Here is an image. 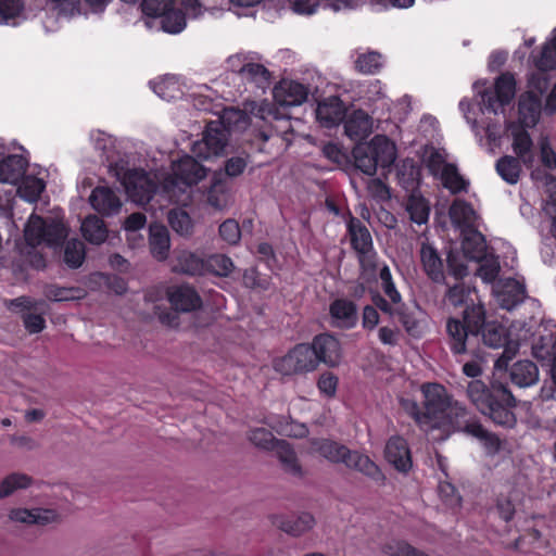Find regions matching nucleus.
I'll list each match as a JSON object with an SVG mask.
<instances>
[{
    "label": "nucleus",
    "instance_id": "nucleus-6",
    "mask_svg": "<svg viewBox=\"0 0 556 556\" xmlns=\"http://www.w3.org/2000/svg\"><path fill=\"white\" fill-rule=\"evenodd\" d=\"M355 166L368 176H374L378 167L386 169L396 160V146L387 136L377 135L369 142L353 149Z\"/></svg>",
    "mask_w": 556,
    "mask_h": 556
},
{
    "label": "nucleus",
    "instance_id": "nucleus-31",
    "mask_svg": "<svg viewBox=\"0 0 556 556\" xmlns=\"http://www.w3.org/2000/svg\"><path fill=\"white\" fill-rule=\"evenodd\" d=\"M420 258L424 270L435 282L444 279L443 264L434 248L428 243H422L420 249Z\"/></svg>",
    "mask_w": 556,
    "mask_h": 556
},
{
    "label": "nucleus",
    "instance_id": "nucleus-23",
    "mask_svg": "<svg viewBox=\"0 0 556 556\" xmlns=\"http://www.w3.org/2000/svg\"><path fill=\"white\" fill-rule=\"evenodd\" d=\"M450 218L452 224L459 228L462 233L476 229L478 225V215L472 206L464 200L456 199L450 207Z\"/></svg>",
    "mask_w": 556,
    "mask_h": 556
},
{
    "label": "nucleus",
    "instance_id": "nucleus-12",
    "mask_svg": "<svg viewBox=\"0 0 556 556\" xmlns=\"http://www.w3.org/2000/svg\"><path fill=\"white\" fill-rule=\"evenodd\" d=\"M274 369L286 376L314 371L317 368V358L309 344H296L283 356L273 362Z\"/></svg>",
    "mask_w": 556,
    "mask_h": 556
},
{
    "label": "nucleus",
    "instance_id": "nucleus-9",
    "mask_svg": "<svg viewBox=\"0 0 556 556\" xmlns=\"http://www.w3.org/2000/svg\"><path fill=\"white\" fill-rule=\"evenodd\" d=\"M485 318L482 305L466 307L464 320L450 318L446 323V332L450 339V346L453 353L463 354L466 352V341L469 334H477Z\"/></svg>",
    "mask_w": 556,
    "mask_h": 556
},
{
    "label": "nucleus",
    "instance_id": "nucleus-7",
    "mask_svg": "<svg viewBox=\"0 0 556 556\" xmlns=\"http://www.w3.org/2000/svg\"><path fill=\"white\" fill-rule=\"evenodd\" d=\"M425 164L451 193L467 191L469 182L459 174L456 162L445 149L427 150Z\"/></svg>",
    "mask_w": 556,
    "mask_h": 556
},
{
    "label": "nucleus",
    "instance_id": "nucleus-38",
    "mask_svg": "<svg viewBox=\"0 0 556 556\" xmlns=\"http://www.w3.org/2000/svg\"><path fill=\"white\" fill-rule=\"evenodd\" d=\"M521 163L515 156L505 155L496 162V170L506 182L515 185L520 178Z\"/></svg>",
    "mask_w": 556,
    "mask_h": 556
},
{
    "label": "nucleus",
    "instance_id": "nucleus-8",
    "mask_svg": "<svg viewBox=\"0 0 556 556\" xmlns=\"http://www.w3.org/2000/svg\"><path fill=\"white\" fill-rule=\"evenodd\" d=\"M484 83L473 84V90L480 100V111L491 112L495 115L504 111V106L509 104L516 94V80L509 73L498 76L492 88L482 89Z\"/></svg>",
    "mask_w": 556,
    "mask_h": 556
},
{
    "label": "nucleus",
    "instance_id": "nucleus-25",
    "mask_svg": "<svg viewBox=\"0 0 556 556\" xmlns=\"http://www.w3.org/2000/svg\"><path fill=\"white\" fill-rule=\"evenodd\" d=\"M329 311L334 326L350 329L356 325L357 308L353 302L344 299L336 300L331 303Z\"/></svg>",
    "mask_w": 556,
    "mask_h": 556
},
{
    "label": "nucleus",
    "instance_id": "nucleus-60",
    "mask_svg": "<svg viewBox=\"0 0 556 556\" xmlns=\"http://www.w3.org/2000/svg\"><path fill=\"white\" fill-rule=\"evenodd\" d=\"M339 379L331 372L320 375L317 387L319 392L326 397H333L337 393Z\"/></svg>",
    "mask_w": 556,
    "mask_h": 556
},
{
    "label": "nucleus",
    "instance_id": "nucleus-24",
    "mask_svg": "<svg viewBox=\"0 0 556 556\" xmlns=\"http://www.w3.org/2000/svg\"><path fill=\"white\" fill-rule=\"evenodd\" d=\"M9 518L13 522L25 525H48L58 520L59 515L53 509L43 508H14L9 513Z\"/></svg>",
    "mask_w": 556,
    "mask_h": 556
},
{
    "label": "nucleus",
    "instance_id": "nucleus-62",
    "mask_svg": "<svg viewBox=\"0 0 556 556\" xmlns=\"http://www.w3.org/2000/svg\"><path fill=\"white\" fill-rule=\"evenodd\" d=\"M367 192L378 202H383L390 199V190L380 179L368 180Z\"/></svg>",
    "mask_w": 556,
    "mask_h": 556
},
{
    "label": "nucleus",
    "instance_id": "nucleus-54",
    "mask_svg": "<svg viewBox=\"0 0 556 556\" xmlns=\"http://www.w3.org/2000/svg\"><path fill=\"white\" fill-rule=\"evenodd\" d=\"M147 223V218L144 214L142 213H134L129 215L125 223H124V229L128 233V241L132 242V247L140 245L143 241L142 237H140L138 242L136 241L137 238V231L142 229Z\"/></svg>",
    "mask_w": 556,
    "mask_h": 556
},
{
    "label": "nucleus",
    "instance_id": "nucleus-34",
    "mask_svg": "<svg viewBox=\"0 0 556 556\" xmlns=\"http://www.w3.org/2000/svg\"><path fill=\"white\" fill-rule=\"evenodd\" d=\"M81 233L84 238L92 244H102L109 235L104 222L96 216L89 215L81 223Z\"/></svg>",
    "mask_w": 556,
    "mask_h": 556
},
{
    "label": "nucleus",
    "instance_id": "nucleus-22",
    "mask_svg": "<svg viewBox=\"0 0 556 556\" xmlns=\"http://www.w3.org/2000/svg\"><path fill=\"white\" fill-rule=\"evenodd\" d=\"M346 115V108L338 97H329L317 104L316 118L324 127L339 125Z\"/></svg>",
    "mask_w": 556,
    "mask_h": 556
},
{
    "label": "nucleus",
    "instance_id": "nucleus-45",
    "mask_svg": "<svg viewBox=\"0 0 556 556\" xmlns=\"http://www.w3.org/2000/svg\"><path fill=\"white\" fill-rule=\"evenodd\" d=\"M45 295L50 301L67 302L77 301L86 296V292L79 288H62L58 286H48Z\"/></svg>",
    "mask_w": 556,
    "mask_h": 556
},
{
    "label": "nucleus",
    "instance_id": "nucleus-26",
    "mask_svg": "<svg viewBox=\"0 0 556 556\" xmlns=\"http://www.w3.org/2000/svg\"><path fill=\"white\" fill-rule=\"evenodd\" d=\"M168 300L173 307L181 312H191L201 306V299L189 286L174 287L168 291Z\"/></svg>",
    "mask_w": 556,
    "mask_h": 556
},
{
    "label": "nucleus",
    "instance_id": "nucleus-42",
    "mask_svg": "<svg viewBox=\"0 0 556 556\" xmlns=\"http://www.w3.org/2000/svg\"><path fill=\"white\" fill-rule=\"evenodd\" d=\"M160 24L163 31L174 35L181 33L187 26L184 12L179 9H176L174 4L161 17Z\"/></svg>",
    "mask_w": 556,
    "mask_h": 556
},
{
    "label": "nucleus",
    "instance_id": "nucleus-39",
    "mask_svg": "<svg viewBox=\"0 0 556 556\" xmlns=\"http://www.w3.org/2000/svg\"><path fill=\"white\" fill-rule=\"evenodd\" d=\"M281 462L285 470L294 476H301V466L298 463L293 450L286 441H278L273 450Z\"/></svg>",
    "mask_w": 556,
    "mask_h": 556
},
{
    "label": "nucleus",
    "instance_id": "nucleus-28",
    "mask_svg": "<svg viewBox=\"0 0 556 556\" xmlns=\"http://www.w3.org/2000/svg\"><path fill=\"white\" fill-rule=\"evenodd\" d=\"M26 160L16 154H8L0 163V182L16 185L26 170Z\"/></svg>",
    "mask_w": 556,
    "mask_h": 556
},
{
    "label": "nucleus",
    "instance_id": "nucleus-11",
    "mask_svg": "<svg viewBox=\"0 0 556 556\" xmlns=\"http://www.w3.org/2000/svg\"><path fill=\"white\" fill-rule=\"evenodd\" d=\"M67 236V228L62 220H45L36 214H31L24 228V237L27 244L37 247L46 244L58 247Z\"/></svg>",
    "mask_w": 556,
    "mask_h": 556
},
{
    "label": "nucleus",
    "instance_id": "nucleus-37",
    "mask_svg": "<svg viewBox=\"0 0 556 556\" xmlns=\"http://www.w3.org/2000/svg\"><path fill=\"white\" fill-rule=\"evenodd\" d=\"M344 465L351 469H355L372 479L382 478L379 467L367 456L358 452L350 451Z\"/></svg>",
    "mask_w": 556,
    "mask_h": 556
},
{
    "label": "nucleus",
    "instance_id": "nucleus-56",
    "mask_svg": "<svg viewBox=\"0 0 556 556\" xmlns=\"http://www.w3.org/2000/svg\"><path fill=\"white\" fill-rule=\"evenodd\" d=\"M479 266L477 275L486 283H493L500 271V263L493 256H484Z\"/></svg>",
    "mask_w": 556,
    "mask_h": 556
},
{
    "label": "nucleus",
    "instance_id": "nucleus-44",
    "mask_svg": "<svg viewBox=\"0 0 556 556\" xmlns=\"http://www.w3.org/2000/svg\"><path fill=\"white\" fill-rule=\"evenodd\" d=\"M473 289L464 282L456 283L455 286L448 288L445 298L447 302L457 307L462 305L472 306L476 305L472 299Z\"/></svg>",
    "mask_w": 556,
    "mask_h": 556
},
{
    "label": "nucleus",
    "instance_id": "nucleus-57",
    "mask_svg": "<svg viewBox=\"0 0 556 556\" xmlns=\"http://www.w3.org/2000/svg\"><path fill=\"white\" fill-rule=\"evenodd\" d=\"M383 552L389 556H429L403 541H392L388 543Z\"/></svg>",
    "mask_w": 556,
    "mask_h": 556
},
{
    "label": "nucleus",
    "instance_id": "nucleus-36",
    "mask_svg": "<svg viewBox=\"0 0 556 556\" xmlns=\"http://www.w3.org/2000/svg\"><path fill=\"white\" fill-rule=\"evenodd\" d=\"M153 91L166 101H173L184 96V88L178 77L165 76L152 83Z\"/></svg>",
    "mask_w": 556,
    "mask_h": 556
},
{
    "label": "nucleus",
    "instance_id": "nucleus-35",
    "mask_svg": "<svg viewBox=\"0 0 556 556\" xmlns=\"http://www.w3.org/2000/svg\"><path fill=\"white\" fill-rule=\"evenodd\" d=\"M313 450L332 463H345L350 450L338 442L321 439L313 442Z\"/></svg>",
    "mask_w": 556,
    "mask_h": 556
},
{
    "label": "nucleus",
    "instance_id": "nucleus-15",
    "mask_svg": "<svg viewBox=\"0 0 556 556\" xmlns=\"http://www.w3.org/2000/svg\"><path fill=\"white\" fill-rule=\"evenodd\" d=\"M480 330L482 331L483 342L493 349L504 348L503 357L511 359L518 349L519 341L510 338V332L507 327L496 321L482 324Z\"/></svg>",
    "mask_w": 556,
    "mask_h": 556
},
{
    "label": "nucleus",
    "instance_id": "nucleus-53",
    "mask_svg": "<svg viewBox=\"0 0 556 556\" xmlns=\"http://www.w3.org/2000/svg\"><path fill=\"white\" fill-rule=\"evenodd\" d=\"M168 222L172 228L179 235L188 236L191 233L193 223L191 217L181 210H173L168 214Z\"/></svg>",
    "mask_w": 556,
    "mask_h": 556
},
{
    "label": "nucleus",
    "instance_id": "nucleus-55",
    "mask_svg": "<svg viewBox=\"0 0 556 556\" xmlns=\"http://www.w3.org/2000/svg\"><path fill=\"white\" fill-rule=\"evenodd\" d=\"M535 67L544 74L556 67V38L544 46L541 56L535 61Z\"/></svg>",
    "mask_w": 556,
    "mask_h": 556
},
{
    "label": "nucleus",
    "instance_id": "nucleus-17",
    "mask_svg": "<svg viewBox=\"0 0 556 556\" xmlns=\"http://www.w3.org/2000/svg\"><path fill=\"white\" fill-rule=\"evenodd\" d=\"M308 88L295 80L282 79L273 89V98L281 108L302 105L308 98Z\"/></svg>",
    "mask_w": 556,
    "mask_h": 556
},
{
    "label": "nucleus",
    "instance_id": "nucleus-3",
    "mask_svg": "<svg viewBox=\"0 0 556 556\" xmlns=\"http://www.w3.org/2000/svg\"><path fill=\"white\" fill-rule=\"evenodd\" d=\"M467 395L476 408L488 416L494 424L513 427L516 417L511 412L515 397L502 383H493L488 388L481 380H473L467 387Z\"/></svg>",
    "mask_w": 556,
    "mask_h": 556
},
{
    "label": "nucleus",
    "instance_id": "nucleus-61",
    "mask_svg": "<svg viewBox=\"0 0 556 556\" xmlns=\"http://www.w3.org/2000/svg\"><path fill=\"white\" fill-rule=\"evenodd\" d=\"M220 237L229 244H236L241 237L239 224L233 219H227L219 226Z\"/></svg>",
    "mask_w": 556,
    "mask_h": 556
},
{
    "label": "nucleus",
    "instance_id": "nucleus-47",
    "mask_svg": "<svg viewBox=\"0 0 556 556\" xmlns=\"http://www.w3.org/2000/svg\"><path fill=\"white\" fill-rule=\"evenodd\" d=\"M31 484V478L24 473H12L0 483V498L10 496L16 490L26 489Z\"/></svg>",
    "mask_w": 556,
    "mask_h": 556
},
{
    "label": "nucleus",
    "instance_id": "nucleus-18",
    "mask_svg": "<svg viewBox=\"0 0 556 556\" xmlns=\"http://www.w3.org/2000/svg\"><path fill=\"white\" fill-rule=\"evenodd\" d=\"M309 346L317 358V365L324 363L329 367H337L341 363V344L333 336L328 333L319 334L314 338Z\"/></svg>",
    "mask_w": 556,
    "mask_h": 556
},
{
    "label": "nucleus",
    "instance_id": "nucleus-58",
    "mask_svg": "<svg viewBox=\"0 0 556 556\" xmlns=\"http://www.w3.org/2000/svg\"><path fill=\"white\" fill-rule=\"evenodd\" d=\"M173 4V0H143L141 9L147 16L161 18Z\"/></svg>",
    "mask_w": 556,
    "mask_h": 556
},
{
    "label": "nucleus",
    "instance_id": "nucleus-30",
    "mask_svg": "<svg viewBox=\"0 0 556 556\" xmlns=\"http://www.w3.org/2000/svg\"><path fill=\"white\" fill-rule=\"evenodd\" d=\"M149 245L154 258L159 261L167 258L170 248V239L165 226L159 224L150 226Z\"/></svg>",
    "mask_w": 556,
    "mask_h": 556
},
{
    "label": "nucleus",
    "instance_id": "nucleus-51",
    "mask_svg": "<svg viewBox=\"0 0 556 556\" xmlns=\"http://www.w3.org/2000/svg\"><path fill=\"white\" fill-rule=\"evenodd\" d=\"M23 11L21 0H0V24L15 25V20Z\"/></svg>",
    "mask_w": 556,
    "mask_h": 556
},
{
    "label": "nucleus",
    "instance_id": "nucleus-21",
    "mask_svg": "<svg viewBox=\"0 0 556 556\" xmlns=\"http://www.w3.org/2000/svg\"><path fill=\"white\" fill-rule=\"evenodd\" d=\"M493 293L501 307L511 309L523 300L525 288L515 279H501L494 283Z\"/></svg>",
    "mask_w": 556,
    "mask_h": 556
},
{
    "label": "nucleus",
    "instance_id": "nucleus-46",
    "mask_svg": "<svg viewBox=\"0 0 556 556\" xmlns=\"http://www.w3.org/2000/svg\"><path fill=\"white\" fill-rule=\"evenodd\" d=\"M207 203L216 211H223L230 204V194L227 187L215 181L207 192Z\"/></svg>",
    "mask_w": 556,
    "mask_h": 556
},
{
    "label": "nucleus",
    "instance_id": "nucleus-4",
    "mask_svg": "<svg viewBox=\"0 0 556 556\" xmlns=\"http://www.w3.org/2000/svg\"><path fill=\"white\" fill-rule=\"evenodd\" d=\"M207 176L206 168L192 156L185 155L173 161L170 174L161 182V194L168 202L188 204L191 200V188Z\"/></svg>",
    "mask_w": 556,
    "mask_h": 556
},
{
    "label": "nucleus",
    "instance_id": "nucleus-63",
    "mask_svg": "<svg viewBox=\"0 0 556 556\" xmlns=\"http://www.w3.org/2000/svg\"><path fill=\"white\" fill-rule=\"evenodd\" d=\"M439 493L447 506L458 507L460 505V496L451 483L441 482L439 485Z\"/></svg>",
    "mask_w": 556,
    "mask_h": 556
},
{
    "label": "nucleus",
    "instance_id": "nucleus-19",
    "mask_svg": "<svg viewBox=\"0 0 556 556\" xmlns=\"http://www.w3.org/2000/svg\"><path fill=\"white\" fill-rule=\"evenodd\" d=\"M384 457L400 472H407L413 466L408 443L401 435H392L387 441Z\"/></svg>",
    "mask_w": 556,
    "mask_h": 556
},
{
    "label": "nucleus",
    "instance_id": "nucleus-10",
    "mask_svg": "<svg viewBox=\"0 0 556 556\" xmlns=\"http://www.w3.org/2000/svg\"><path fill=\"white\" fill-rule=\"evenodd\" d=\"M548 78L544 73L532 74L528 80V90L520 96L518 101L517 124L531 128L534 127L541 113V94L546 90Z\"/></svg>",
    "mask_w": 556,
    "mask_h": 556
},
{
    "label": "nucleus",
    "instance_id": "nucleus-5",
    "mask_svg": "<svg viewBox=\"0 0 556 556\" xmlns=\"http://www.w3.org/2000/svg\"><path fill=\"white\" fill-rule=\"evenodd\" d=\"M248 125L247 114L240 110L227 109L220 119L210 122L201 140L192 144L195 156L208 160L224 153L230 130L242 129Z\"/></svg>",
    "mask_w": 556,
    "mask_h": 556
},
{
    "label": "nucleus",
    "instance_id": "nucleus-27",
    "mask_svg": "<svg viewBox=\"0 0 556 556\" xmlns=\"http://www.w3.org/2000/svg\"><path fill=\"white\" fill-rule=\"evenodd\" d=\"M372 128V118L362 110L354 111L344 123L346 136L355 141L366 138Z\"/></svg>",
    "mask_w": 556,
    "mask_h": 556
},
{
    "label": "nucleus",
    "instance_id": "nucleus-48",
    "mask_svg": "<svg viewBox=\"0 0 556 556\" xmlns=\"http://www.w3.org/2000/svg\"><path fill=\"white\" fill-rule=\"evenodd\" d=\"M205 273H212L222 277L228 276L235 268L232 261L223 254L211 255L205 261Z\"/></svg>",
    "mask_w": 556,
    "mask_h": 556
},
{
    "label": "nucleus",
    "instance_id": "nucleus-64",
    "mask_svg": "<svg viewBox=\"0 0 556 556\" xmlns=\"http://www.w3.org/2000/svg\"><path fill=\"white\" fill-rule=\"evenodd\" d=\"M90 139L94 148L103 153L109 152L114 147V139L100 130L92 131L90 134Z\"/></svg>",
    "mask_w": 556,
    "mask_h": 556
},
{
    "label": "nucleus",
    "instance_id": "nucleus-40",
    "mask_svg": "<svg viewBox=\"0 0 556 556\" xmlns=\"http://www.w3.org/2000/svg\"><path fill=\"white\" fill-rule=\"evenodd\" d=\"M46 188L43 179L33 175L25 176L17 192L27 202H36Z\"/></svg>",
    "mask_w": 556,
    "mask_h": 556
},
{
    "label": "nucleus",
    "instance_id": "nucleus-14",
    "mask_svg": "<svg viewBox=\"0 0 556 556\" xmlns=\"http://www.w3.org/2000/svg\"><path fill=\"white\" fill-rule=\"evenodd\" d=\"M472 104L467 100L463 99L459 102V110L463 113L464 118L467 124L470 125L471 130L475 132L480 144H483V137L481 136L479 123L476 118L475 113L472 112ZM483 129L485 132V143L488 151L490 153H494L495 149L500 146V141L502 138V125L500 121L484 119L483 121Z\"/></svg>",
    "mask_w": 556,
    "mask_h": 556
},
{
    "label": "nucleus",
    "instance_id": "nucleus-41",
    "mask_svg": "<svg viewBox=\"0 0 556 556\" xmlns=\"http://www.w3.org/2000/svg\"><path fill=\"white\" fill-rule=\"evenodd\" d=\"M406 211L412 222L422 225L428 222L430 207L425 198L418 194H412L406 204Z\"/></svg>",
    "mask_w": 556,
    "mask_h": 556
},
{
    "label": "nucleus",
    "instance_id": "nucleus-20",
    "mask_svg": "<svg viewBox=\"0 0 556 556\" xmlns=\"http://www.w3.org/2000/svg\"><path fill=\"white\" fill-rule=\"evenodd\" d=\"M91 207L103 216L117 214L122 208V201L116 192L106 187H96L89 197Z\"/></svg>",
    "mask_w": 556,
    "mask_h": 556
},
{
    "label": "nucleus",
    "instance_id": "nucleus-59",
    "mask_svg": "<svg viewBox=\"0 0 556 556\" xmlns=\"http://www.w3.org/2000/svg\"><path fill=\"white\" fill-rule=\"evenodd\" d=\"M314 517L309 514H303L295 520L288 522L285 527V531L294 536H299L311 530L314 527Z\"/></svg>",
    "mask_w": 556,
    "mask_h": 556
},
{
    "label": "nucleus",
    "instance_id": "nucleus-16",
    "mask_svg": "<svg viewBox=\"0 0 556 556\" xmlns=\"http://www.w3.org/2000/svg\"><path fill=\"white\" fill-rule=\"evenodd\" d=\"M526 128L516 122L506 123V130L511 138L513 152L526 167L531 168L534 164L535 153L532 138Z\"/></svg>",
    "mask_w": 556,
    "mask_h": 556
},
{
    "label": "nucleus",
    "instance_id": "nucleus-1",
    "mask_svg": "<svg viewBox=\"0 0 556 556\" xmlns=\"http://www.w3.org/2000/svg\"><path fill=\"white\" fill-rule=\"evenodd\" d=\"M422 407L417 401L406 397L400 399L403 410L410 416L417 426L425 432L442 430L443 438L448 437L456 429H460L467 408L457 401H454L446 389L435 382L422 383Z\"/></svg>",
    "mask_w": 556,
    "mask_h": 556
},
{
    "label": "nucleus",
    "instance_id": "nucleus-52",
    "mask_svg": "<svg viewBox=\"0 0 556 556\" xmlns=\"http://www.w3.org/2000/svg\"><path fill=\"white\" fill-rule=\"evenodd\" d=\"M248 440L257 448L274 450L278 442L273 433L265 428H253L248 433Z\"/></svg>",
    "mask_w": 556,
    "mask_h": 556
},
{
    "label": "nucleus",
    "instance_id": "nucleus-33",
    "mask_svg": "<svg viewBox=\"0 0 556 556\" xmlns=\"http://www.w3.org/2000/svg\"><path fill=\"white\" fill-rule=\"evenodd\" d=\"M462 249L466 257L473 261H482L486 252V243L483 236L477 229L462 233Z\"/></svg>",
    "mask_w": 556,
    "mask_h": 556
},
{
    "label": "nucleus",
    "instance_id": "nucleus-49",
    "mask_svg": "<svg viewBox=\"0 0 556 556\" xmlns=\"http://www.w3.org/2000/svg\"><path fill=\"white\" fill-rule=\"evenodd\" d=\"M255 59L256 54L252 53L250 60L244 65L241 76L257 84L267 83L270 78V74L263 64L254 62Z\"/></svg>",
    "mask_w": 556,
    "mask_h": 556
},
{
    "label": "nucleus",
    "instance_id": "nucleus-50",
    "mask_svg": "<svg viewBox=\"0 0 556 556\" xmlns=\"http://www.w3.org/2000/svg\"><path fill=\"white\" fill-rule=\"evenodd\" d=\"M85 245L78 239L68 241L65 245L64 262L73 268L79 267L85 260Z\"/></svg>",
    "mask_w": 556,
    "mask_h": 556
},
{
    "label": "nucleus",
    "instance_id": "nucleus-32",
    "mask_svg": "<svg viewBox=\"0 0 556 556\" xmlns=\"http://www.w3.org/2000/svg\"><path fill=\"white\" fill-rule=\"evenodd\" d=\"M511 381L521 388L535 384L539 381V369L530 361H519L510 369Z\"/></svg>",
    "mask_w": 556,
    "mask_h": 556
},
{
    "label": "nucleus",
    "instance_id": "nucleus-2",
    "mask_svg": "<svg viewBox=\"0 0 556 556\" xmlns=\"http://www.w3.org/2000/svg\"><path fill=\"white\" fill-rule=\"evenodd\" d=\"M348 228L352 245L359 256L362 266L361 279L363 282H369L378 273L384 294L390 299L393 305L400 304L402 296L392 280L390 268L387 265L379 266L376 263V253L372 251V239L366 226L358 219L351 218Z\"/></svg>",
    "mask_w": 556,
    "mask_h": 556
},
{
    "label": "nucleus",
    "instance_id": "nucleus-43",
    "mask_svg": "<svg viewBox=\"0 0 556 556\" xmlns=\"http://www.w3.org/2000/svg\"><path fill=\"white\" fill-rule=\"evenodd\" d=\"M382 55L376 51L358 52L355 60V68L363 74H374L382 66Z\"/></svg>",
    "mask_w": 556,
    "mask_h": 556
},
{
    "label": "nucleus",
    "instance_id": "nucleus-13",
    "mask_svg": "<svg viewBox=\"0 0 556 556\" xmlns=\"http://www.w3.org/2000/svg\"><path fill=\"white\" fill-rule=\"evenodd\" d=\"M129 199L137 204L148 203L153 195L161 194V185L156 188L149 175L140 169H128L119 177Z\"/></svg>",
    "mask_w": 556,
    "mask_h": 556
},
{
    "label": "nucleus",
    "instance_id": "nucleus-29",
    "mask_svg": "<svg viewBox=\"0 0 556 556\" xmlns=\"http://www.w3.org/2000/svg\"><path fill=\"white\" fill-rule=\"evenodd\" d=\"M205 266L204 260L187 250L176 251L173 260V269L178 273L202 275L205 274Z\"/></svg>",
    "mask_w": 556,
    "mask_h": 556
}]
</instances>
